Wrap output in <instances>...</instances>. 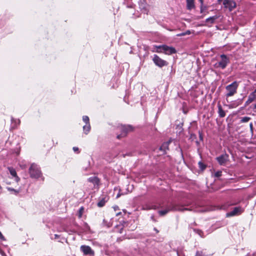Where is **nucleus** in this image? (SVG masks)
<instances>
[{"mask_svg": "<svg viewBox=\"0 0 256 256\" xmlns=\"http://www.w3.org/2000/svg\"><path fill=\"white\" fill-rule=\"evenodd\" d=\"M184 210H192L191 209L189 208H183L182 206L177 204L174 203H170L168 204L166 208L165 209L163 210H160L158 212L160 216H164L168 213L170 211H184Z\"/></svg>", "mask_w": 256, "mask_h": 256, "instance_id": "obj_1", "label": "nucleus"}, {"mask_svg": "<svg viewBox=\"0 0 256 256\" xmlns=\"http://www.w3.org/2000/svg\"><path fill=\"white\" fill-rule=\"evenodd\" d=\"M154 50H152V52L158 53H164L167 55H171L176 54L177 51L173 46H170L166 44H162L159 46H154Z\"/></svg>", "mask_w": 256, "mask_h": 256, "instance_id": "obj_2", "label": "nucleus"}, {"mask_svg": "<svg viewBox=\"0 0 256 256\" xmlns=\"http://www.w3.org/2000/svg\"><path fill=\"white\" fill-rule=\"evenodd\" d=\"M30 176L32 178L38 179L42 176V174L38 166L35 164H31L29 168Z\"/></svg>", "mask_w": 256, "mask_h": 256, "instance_id": "obj_3", "label": "nucleus"}, {"mask_svg": "<svg viewBox=\"0 0 256 256\" xmlns=\"http://www.w3.org/2000/svg\"><path fill=\"white\" fill-rule=\"evenodd\" d=\"M238 86V83L236 81H234L231 84L226 86V89L228 93L226 94V98L233 96L237 92V89Z\"/></svg>", "mask_w": 256, "mask_h": 256, "instance_id": "obj_4", "label": "nucleus"}, {"mask_svg": "<svg viewBox=\"0 0 256 256\" xmlns=\"http://www.w3.org/2000/svg\"><path fill=\"white\" fill-rule=\"evenodd\" d=\"M118 130L120 131L121 133L118 134L116 138L118 139H120L126 136L127 134L133 130V127L130 125H121L118 126Z\"/></svg>", "mask_w": 256, "mask_h": 256, "instance_id": "obj_5", "label": "nucleus"}, {"mask_svg": "<svg viewBox=\"0 0 256 256\" xmlns=\"http://www.w3.org/2000/svg\"><path fill=\"white\" fill-rule=\"evenodd\" d=\"M220 58V60L214 64V66L216 68H220L223 70L224 69L228 64L230 63V58L224 54H221Z\"/></svg>", "mask_w": 256, "mask_h": 256, "instance_id": "obj_6", "label": "nucleus"}, {"mask_svg": "<svg viewBox=\"0 0 256 256\" xmlns=\"http://www.w3.org/2000/svg\"><path fill=\"white\" fill-rule=\"evenodd\" d=\"M152 60L155 65L160 68L166 66L168 64V62L166 60L162 59L157 54H154L153 56Z\"/></svg>", "mask_w": 256, "mask_h": 256, "instance_id": "obj_7", "label": "nucleus"}, {"mask_svg": "<svg viewBox=\"0 0 256 256\" xmlns=\"http://www.w3.org/2000/svg\"><path fill=\"white\" fill-rule=\"evenodd\" d=\"M223 5L225 8L228 9L230 12L236 8V4L233 0H223Z\"/></svg>", "mask_w": 256, "mask_h": 256, "instance_id": "obj_8", "label": "nucleus"}, {"mask_svg": "<svg viewBox=\"0 0 256 256\" xmlns=\"http://www.w3.org/2000/svg\"><path fill=\"white\" fill-rule=\"evenodd\" d=\"M244 211V208L240 206L235 207L233 210L226 214L227 216H232L241 214Z\"/></svg>", "mask_w": 256, "mask_h": 256, "instance_id": "obj_9", "label": "nucleus"}, {"mask_svg": "<svg viewBox=\"0 0 256 256\" xmlns=\"http://www.w3.org/2000/svg\"><path fill=\"white\" fill-rule=\"evenodd\" d=\"M80 250L85 255L94 256V251L91 248L90 246L82 245L80 248Z\"/></svg>", "mask_w": 256, "mask_h": 256, "instance_id": "obj_10", "label": "nucleus"}, {"mask_svg": "<svg viewBox=\"0 0 256 256\" xmlns=\"http://www.w3.org/2000/svg\"><path fill=\"white\" fill-rule=\"evenodd\" d=\"M228 155L226 154H224L216 157V160L220 165L222 166L228 161Z\"/></svg>", "mask_w": 256, "mask_h": 256, "instance_id": "obj_11", "label": "nucleus"}, {"mask_svg": "<svg viewBox=\"0 0 256 256\" xmlns=\"http://www.w3.org/2000/svg\"><path fill=\"white\" fill-rule=\"evenodd\" d=\"M170 142V141L164 142L158 148V150L162 152V154H166V150H168V146Z\"/></svg>", "mask_w": 256, "mask_h": 256, "instance_id": "obj_12", "label": "nucleus"}, {"mask_svg": "<svg viewBox=\"0 0 256 256\" xmlns=\"http://www.w3.org/2000/svg\"><path fill=\"white\" fill-rule=\"evenodd\" d=\"M218 18V16L215 15L212 16H210L207 18L205 21L206 22L207 24H206L205 26H210V25H209V24H214L215 22V21Z\"/></svg>", "mask_w": 256, "mask_h": 256, "instance_id": "obj_13", "label": "nucleus"}, {"mask_svg": "<svg viewBox=\"0 0 256 256\" xmlns=\"http://www.w3.org/2000/svg\"><path fill=\"white\" fill-rule=\"evenodd\" d=\"M243 99L238 98L236 100L232 101L230 102V105L228 106L229 108H234L238 106L239 105L241 104L242 102Z\"/></svg>", "mask_w": 256, "mask_h": 256, "instance_id": "obj_14", "label": "nucleus"}, {"mask_svg": "<svg viewBox=\"0 0 256 256\" xmlns=\"http://www.w3.org/2000/svg\"><path fill=\"white\" fill-rule=\"evenodd\" d=\"M139 6L141 10L144 12H148V6L146 2V0H143L139 2Z\"/></svg>", "mask_w": 256, "mask_h": 256, "instance_id": "obj_15", "label": "nucleus"}, {"mask_svg": "<svg viewBox=\"0 0 256 256\" xmlns=\"http://www.w3.org/2000/svg\"><path fill=\"white\" fill-rule=\"evenodd\" d=\"M256 94H254V93H250V94L248 96V100L246 101V102L244 104V106L246 107L250 104L253 101H254V100L256 99Z\"/></svg>", "mask_w": 256, "mask_h": 256, "instance_id": "obj_16", "label": "nucleus"}, {"mask_svg": "<svg viewBox=\"0 0 256 256\" xmlns=\"http://www.w3.org/2000/svg\"><path fill=\"white\" fill-rule=\"evenodd\" d=\"M88 181L92 183L94 186H98L100 182V180L97 176H92L88 179Z\"/></svg>", "mask_w": 256, "mask_h": 256, "instance_id": "obj_17", "label": "nucleus"}, {"mask_svg": "<svg viewBox=\"0 0 256 256\" xmlns=\"http://www.w3.org/2000/svg\"><path fill=\"white\" fill-rule=\"evenodd\" d=\"M186 8L188 10H192L195 8L194 0H186Z\"/></svg>", "mask_w": 256, "mask_h": 256, "instance_id": "obj_18", "label": "nucleus"}, {"mask_svg": "<svg viewBox=\"0 0 256 256\" xmlns=\"http://www.w3.org/2000/svg\"><path fill=\"white\" fill-rule=\"evenodd\" d=\"M8 171H9L10 173V174L13 177H14L16 178V181H18L19 180V178L17 176V174H16L15 169L14 168H13L12 167H8Z\"/></svg>", "mask_w": 256, "mask_h": 256, "instance_id": "obj_19", "label": "nucleus"}, {"mask_svg": "<svg viewBox=\"0 0 256 256\" xmlns=\"http://www.w3.org/2000/svg\"><path fill=\"white\" fill-rule=\"evenodd\" d=\"M218 114L220 118H224L226 116L225 112L223 110L221 105H218Z\"/></svg>", "mask_w": 256, "mask_h": 256, "instance_id": "obj_20", "label": "nucleus"}, {"mask_svg": "<svg viewBox=\"0 0 256 256\" xmlns=\"http://www.w3.org/2000/svg\"><path fill=\"white\" fill-rule=\"evenodd\" d=\"M11 122H12V128H16L17 126L19 125L20 124V120H16L13 118H12Z\"/></svg>", "mask_w": 256, "mask_h": 256, "instance_id": "obj_21", "label": "nucleus"}, {"mask_svg": "<svg viewBox=\"0 0 256 256\" xmlns=\"http://www.w3.org/2000/svg\"><path fill=\"white\" fill-rule=\"evenodd\" d=\"M107 200H106V198H102L100 201L98 202L97 206L100 207H102L104 206Z\"/></svg>", "mask_w": 256, "mask_h": 256, "instance_id": "obj_22", "label": "nucleus"}, {"mask_svg": "<svg viewBox=\"0 0 256 256\" xmlns=\"http://www.w3.org/2000/svg\"><path fill=\"white\" fill-rule=\"evenodd\" d=\"M90 128H91L90 124H86L84 125V126H83L84 132L86 134H88V133L90 132Z\"/></svg>", "mask_w": 256, "mask_h": 256, "instance_id": "obj_23", "label": "nucleus"}, {"mask_svg": "<svg viewBox=\"0 0 256 256\" xmlns=\"http://www.w3.org/2000/svg\"><path fill=\"white\" fill-rule=\"evenodd\" d=\"M198 165L200 169L202 171L204 170L206 168V166L201 161L198 162Z\"/></svg>", "mask_w": 256, "mask_h": 256, "instance_id": "obj_24", "label": "nucleus"}, {"mask_svg": "<svg viewBox=\"0 0 256 256\" xmlns=\"http://www.w3.org/2000/svg\"><path fill=\"white\" fill-rule=\"evenodd\" d=\"M84 212V208L83 206H81L78 212V216L79 218H81L82 217V215Z\"/></svg>", "mask_w": 256, "mask_h": 256, "instance_id": "obj_25", "label": "nucleus"}, {"mask_svg": "<svg viewBox=\"0 0 256 256\" xmlns=\"http://www.w3.org/2000/svg\"><path fill=\"white\" fill-rule=\"evenodd\" d=\"M195 256H210V254H206L202 251H197Z\"/></svg>", "mask_w": 256, "mask_h": 256, "instance_id": "obj_26", "label": "nucleus"}, {"mask_svg": "<svg viewBox=\"0 0 256 256\" xmlns=\"http://www.w3.org/2000/svg\"><path fill=\"white\" fill-rule=\"evenodd\" d=\"M194 230L196 234H198L200 236L202 237L204 236V232L202 230L196 228L194 229Z\"/></svg>", "mask_w": 256, "mask_h": 256, "instance_id": "obj_27", "label": "nucleus"}, {"mask_svg": "<svg viewBox=\"0 0 256 256\" xmlns=\"http://www.w3.org/2000/svg\"><path fill=\"white\" fill-rule=\"evenodd\" d=\"M82 120L86 123V124H90V120H89V118L88 116H83Z\"/></svg>", "mask_w": 256, "mask_h": 256, "instance_id": "obj_28", "label": "nucleus"}, {"mask_svg": "<svg viewBox=\"0 0 256 256\" xmlns=\"http://www.w3.org/2000/svg\"><path fill=\"white\" fill-rule=\"evenodd\" d=\"M250 119V118L249 117L244 116L242 118V119L241 120V122H248Z\"/></svg>", "mask_w": 256, "mask_h": 256, "instance_id": "obj_29", "label": "nucleus"}, {"mask_svg": "<svg viewBox=\"0 0 256 256\" xmlns=\"http://www.w3.org/2000/svg\"><path fill=\"white\" fill-rule=\"evenodd\" d=\"M222 171L218 170L214 173V176L216 178H219L222 176Z\"/></svg>", "mask_w": 256, "mask_h": 256, "instance_id": "obj_30", "label": "nucleus"}, {"mask_svg": "<svg viewBox=\"0 0 256 256\" xmlns=\"http://www.w3.org/2000/svg\"><path fill=\"white\" fill-rule=\"evenodd\" d=\"M206 10V6H204V5L200 6V12L203 13Z\"/></svg>", "mask_w": 256, "mask_h": 256, "instance_id": "obj_31", "label": "nucleus"}, {"mask_svg": "<svg viewBox=\"0 0 256 256\" xmlns=\"http://www.w3.org/2000/svg\"><path fill=\"white\" fill-rule=\"evenodd\" d=\"M190 139H192V140L196 138V136L194 134H191L190 136Z\"/></svg>", "mask_w": 256, "mask_h": 256, "instance_id": "obj_32", "label": "nucleus"}, {"mask_svg": "<svg viewBox=\"0 0 256 256\" xmlns=\"http://www.w3.org/2000/svg\"><path fill=\"white\" fill-rule=\"evenodd\" d=\"M198 134H199V138H200V140L201 141H203V136H202V132H200V131H199V132H198Z\"/></svg>", "mask_w": 256, "mask_h": 256, "instance_id": "obj_33", "label": "nucleus"}, {"mask_svg": "<svg viewBox=\"0 0 256 256\" xmlns=\"http://www.w3.org/2000/svg\"><path fill=\"white\" fill-rule=\"evenodd\" d=\"M72 149L74 151L76 152L77 154L80 153L79 148L78 147H73Z\"/></svg>", "mask_w": 256, "mask_h": 256, "instance_id": "obj_34", "label": "nucleus"}, {"mask_svg": "<svg viewBox=\"0 0 256 256\" xmlns=\"http://www.w3.org/2000/svg\"><path fill=\"white\" fill-rule=\"evenodd\" d=\"M90 169V164H88V166L86 168H83V170L84 171H88Z\"/></svg>", "mask_w": 256, "mask_h": 256, "instance_id": "obj_35", "label": "nucleus"}, {"mask_svg": "<svg viewBox=\"0 0 256 256\" xmlns=\"http://www.w3.org/2000/svg\"><path fill=\"white\" fill-rule=\"evenodd\" d=\"M0 239L2 240H4V237L2 234V232H0Z\"/></svg>", "mask_w": 256, "mask_h": 256, "instance_id": "obj_36", "label": "nucleus"}, {"mask_svg": "<svg viewBox=\"0 0 256 256\" xmlns=\"http://www.w3.org/2000/svg\"><path fill=\"white\" fill-rule=\"evenodd\" d=\"M178 36H185L184 35V32H182V33H180V34H178L176 35Z\"/></svg>", "mask_w": 256, "mask_h": 256, "instance_id": "obj_37", "label": "nucleus"}, {"mask_svg": "<svg viewBox=\"0 0 256 256\" xmlns=\"http://www.w3.org/2000/svg\"><path fill=\"white\" fill-rule=\"evenodd\" d=\"M190 34V30H186V32H184V35Z\"/></svg>", "mask_w": 256, "mask_h": 256, "instance_id": "obj_38", "label": "nucleus"}, {"mask_svg": "<svg viewBox=\"0 0 256 256\" xmlns=\"http://www.w3.org/2000/svg\"><path fill=\"white\" fill-rule=\"evenodd\" d=\"M114 210L116 211L118 209V206H114Z\"/></svg>", "mask_w": 256, "mask_h": 256, "instance_id": "obj_39", "label": "nucleus"}, {"mask_svg": "<svg viewBox=\"0 0 256 256\" xmlns=\"http://www.w3.org/2000/svg\"><path fill=\"white\" fill-rule=\"evenodd\" d=\"M253 110L254 112H256V104L254 106Z\"/></svg>", "mask_w": 256, "mask_h": 256, "instance_id": "obj_40", "label": "nucleus"}, {"mask_svg": "<svg viewBox=\"0 0 256 256\" xmlns=\"http://www.w3.org/2000/svg\"><path fill=\"white\" fill-rule=\"evenodd\" d=\"M199 2L200 3V6L204 5V1H203V0H199Z\"/></svg>", "mask_w": 256, "mask_h": 256, "instance_id": "obj_41", "label": "nucleus"}, {"mask_svg": "<svg viewBox=\"0 0 256 256\" xmlns=\"http://www.w3.org/2000/svg\"><path fill=\"white\" fill-rule=\"evenodd\" d=\"M60 237V236L58 234H54V238H58Z\"/></svg>", "mask_w": 256, "mask_h": 256, "instance_id": "obj_42", "label": "nucleus"}, {"mask_svg": "<svg viewBox=\"0 0 256 256\" xmlns=\"http://www.w3.org/2000/svg\"><path fill=\"white\" fill-rule=\"evenodd\" d=\"M154 230H155L156 233L158 232V230L156 228H154Z\"/></svg>", "mask_w": 256, "mask_h": 256, "instance_id": "obj_43", "label": "nucleus"}, {"mask_svg": "<svg viewBox=\"0 0 256 256\" xmlns=\"http://www.w3.org/2000/svg\"><path fill=\"white\" fill-rule=\"evenodd\" d=\"M250 128L252 129V124L250 123Z\"/></svg>", "mask_w": 256, "mask_h": 256, "instance_id": "obj_44", "label": "nucleus"}, {"mask_svg": "<svg viewBox=\"0 0 256 256\" xmlns=\"http://www.w3.org/2000/svg\"><path fill=\"white\" fill-rule=\"evenodd\" d=\"M196 142L197 146H198L200 144V142L198 141H196Z\"/></svg>", "mask_w": 256, "mask_h": 256, "instance_id": "obj_45", "label": "nucleus"}, {"mask_svg": "<svg viewBox=\"0 0 256 256\" xmlns=\"http://www.w3.org/2000/svg\"><path fill=\"white\" fill-rule=\"evenodd\" d=\"M8 190H14V191L16 192V190L14 188H8Z\"/></svg>", "mask_w": 256, "mask_h": 256, "instance_id": "obj_46", "label": "nucleus"}, {"mask_svg": "<svg viewBox=\"0 0 256 256\" xmlns=\"http://www.w3.org/2000/svg\"><path fill=\"white\" fill-rule=\"evenodd\" d=\"M120 214H121V212H120L117 213V214H116V216H119V215H120Z\"/></svg>", "mask_w": 256, "mask_h": 256, "instance_id": "obj_47", "label": "nucleus"}, {"mask_svg": "<svg viewBox=\"0 0 256 256\" xmlns=\"http://www.w3.org/2000/svg\"><path fill=\"white\" fill-rule=\"evenodd\" d=\"M252 93H254V94H256V89L253 92H252Z\"/></svg>", "mask_w": 256, "mask_h": 256, "instance_id": "obj_48", "label": "nucleus"}, {"mask_svg": "<svg viewBox=\"0 0 256 256\" xmlns=\"http://www.w3.org/2000/svg\"><path fill=\"white\" fill-rule=\"evenodd\" d=\"M180 151L182 155V150L181 148H180Z\"/></svg>", "mask_w": 256, "mask_h": 256, "instance_id": "obj_49", "label": "nucleus"}, {"mask_svg": "<svg viewBox=\"0 0 256 256\" xmlns=\"http://www.w3.org/2000/svg\"><path fill=\"white\" fill-rule=\"evenodd\" d=\"M203 17H204V16H200L199 18H202Z\"/></svg>", "mask_w": 256, "mask_h": 256, "instance_id": "obj_50", "label": "nucleus"}, {"mask_svg": "<svg viewBox=\"0 0 256 256\" xmlns=\"http://www.w3.org/2000/svg\"><path fill=\"white\" fill-rule=\"evenodd\" d=\"M128 8H132V6H127Z\"/></svg>", "mask_w": 256, "mask_h": 256, "instance_id": "obj_51", "label": "nucleus"}]
</instances>
